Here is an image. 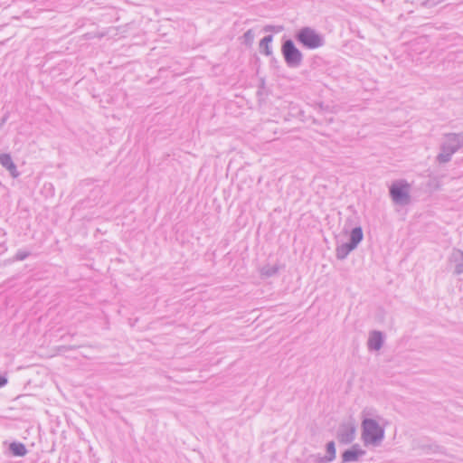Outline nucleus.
Here are the masks:
<instances>
[{
	"instance_id": "7",
	"label": "nucleus",
	"mask_w": 463,
	"mask_h": 463,
	"mask_svg": "<svg viewBox=\"0 0 463 463\" xmlns=\"http://www.w3.org/2000/svg\"><path fill=\"white\" fill-rule=\"evenodd\" d=\"M448 260L454 266L453 273L455 275L463 274V250L453 248Z\"/></svg>"
},
{
	"instance_id": "17",
	"label": "nucleus",
	"mask_w": 463,
	"mask_h": 463,
	"mask_svg": "<svg viewBox=\"0 0 463 463\" xmlns=\"http://www.w3.org/2000/svg\"><path fill=\"white\" fill-rule=\"evenodd\" d=\"M307 461L309 463H329L325 456L320 454H311L307 457Z\"/></svg>"
},
{
	"instance_id": "13",
	"label": "nucleus",
	"mask_w": 463,
	"mask_h": 463,
	"mask_svg": "<svg viewBox=\"0 0 463 463\" xmlns=\"http://www.w3.org/2000/svg\"><path fill=\"white\" fill-rule=\"evenodd\" d=\"M273 41V35L269 34L266 35L261 41L260 42V51L266 56H270L272 54V50L270 47V43Z\"/></svg>"
},
{
	"instance_id": "19",
	"label": "nucleus",
	"mask_w": 463,
	"mask_h": 463,
	"mask_svg": "<svg viewBox=\"0 0 463 463\" xmlns=\"http://www.w3.org/2000/svg\"><path fill=\"white\" fill-rule=\"evenodd\" d=\"M30 255L29 251L26 250H18L14 256L15 260H24Z\"/></svg>"
},
{
	"instance_id": "15",
	"label": "nucleus",
	"mask_w": 463,
	"mask_h": 463,
	"mask_svg": "<svg viewBox=\"0 0 463 463\" xmlns=\"http://www.w3.org/2000/svg\"><path fill=\"white\" fill-rule=\"evenodd\" d=\"M278 271H279V268L277 266H270V265H266V266L262 267L260 269L261 275L266 278H270V277L276 275L278 273Z\"/></svg>"
},
{
	"instance_id": "8",
	"label": "nucleus",
	"mask_w": 463,
	"mask_h": 463,
	"mask_svg": "<svg viewBox=\"0 0 463 463\" xmlns=\"http://www.w3.org/2000/svg\"><path fill=\"white\" fill-rule=\"evenodd\" d=\"M365 454V451L359 449V445L355 444L351 449H346L342 454V463L345 462H356L358 461L359 458L364 456Z\"/></svg>"
},
{
	"instance_id": "1",
	"label": "nucleus",
	"mask_w": 463,
	"mask_h": 463,
	"mask_svg": "<svg viewBox=\"0 0 463 463\" xmlns=\"http://www.w3.org/2000/svg\"><path fill=\"white\" fill-rule=\"evenodd\" d=\"M463 147V132L447 133L440 145V153L436 156L439 164L449 163L452 156Z\"/></svg>"
},
{
	"instance_id": "11",
	"label": "nucleus",
	"mask_w": 463,
	"mask_h": 463,
	"mask_svg": "<svg viewBox=\"0 0 463 463\" xmlns=\"http://www.w3.org/2000/svg\"><path fill=\"white\" fill-rule=\"evenodd\" d=\"M364 233L362 227L358 226L354 228L350 232L349 243L353 245L354 248L358 246V244L363 241Z\"/></svg>"
},
{
	"instance_id": "12",
	"label": "nucleus",
	"mask_w": 463,
	"mask_h": 463,
	"mask_svg": "<svg viewBox=\"0 0 463 463\" xmlns=\"http://www.w3.org/2000/svg\"><path fill=\"white\" fill-rule=\"evenodd\" d=\"M354 249L355 248L353 245H351L349 242L343 243L336 247V250H335L336 258L338 260H344Z\"/></svg>"
},
{
	"instance_id": "18",
	"label": "nucleus",
	"mask_w": 463,
	"mask_h": 463,
	"mask_svg": "<svg viewBox=\"0 0 463 463\" xmlns=\"http://www.w3.org/2000/svg\"><path fill=\"white\" fill-rule=\"evenodd\" d=\"M254 33L251 29L246 31L242 36L243 43L247 46H251L254 41Z\"/></svg>"
},
{
	"instance_id": "20",
	"label": "nucleus",
	"mask_w": 463,
	"mask_h": 463,
	"mask_svg": "<svg viewBox=\"0 0 463 463\" xmlns=\"http://www.w3.org/2000/svg\"><path fill=\"white\" fill-rule=\"evenodd\" d=\"M7 383V378L5 376L0 375V388L4 387Z\"/></svg>"
},
{
	"instance_id": "14",
	"label": "nucleus",
	"mask_w": 463,
	"mask_h": 463,
	"mask_svg": "<svg viewBox=\"0 0 463 463\" xmlns=\"http://www.w3.org/2000/svg\"><path fill=\"white\" fill-rule=\"evenodd\" d=\"M10 452L16 457H24L27 454V449L21 442H12L9 446Z\"/></svg>"
},
{
	"instance_id": "4",
	"label": "nucleus",
	"mask_w": 463,
	"mask_h": 463,
	"mask_svg": "<svg viewBox=\"0 0 463 463\" xmlns=\"http://www.w3.org/2000/svg\"><path fill=\"white\" fill-rule=\"evenodd\" d=\"M281 53L286 64L290 68H298L302 63L303 54L291 39L285 40L282 43Z\"/></svg>"
},
{
	"instance_id": "6",
	"label": "nucleus",
	"mask_w": 463,
	"mask_h": 463,
	"mask_svg": "<svg viewBox=\"0 0 463 463\" xmlns=\"http://www.w3.org/2000/svg\"><path fill=\"white\" fill-rule=\"evenodd\" d=\"M356 427L353 421L341 423L337 429L336 438L342 444H349L355 438Z\"/></svg>"
},
{
	"instance_id": "9",
	"label": "nucleus",
	"mask_w": 463,
	"mask_h": 463,
	"mask_svg": "<svg viewBox=\"0 0 463 463\" xmlns=\"http://www.w3.org/2000/svg\"><path fill=\"white\" fill-rule=\"evenodd\" d=\"M0 165L5 167L14 178L19 176L20 173L17 171V167L10 154H0Z\"/></svg>"
},
{
	"instance_id": "21",
	"label": "nucleus",
	"mask_w": 463,
	"mask_h": 463,
	"mask_svg": "<svg viewBox=\"0 0 463 463\" xmlns=\"http://www.w3.org/2000/svg\"><path fill=\"white\" fill-rule=\"evenodd\" d=\"M264 30L267 31V32L273 31L274 30V26L267 25V26H265Z\"/></svg>"
},
{
	"instance_id": "5",
	"label": "nucleus",
	"mask_w": 463,
	"mask_h": 463,
	"mask_svg": "<svg viewBox=\"0 0 463 463\" xmlns=\"http://www.w3.org/2000/svg\"><path fill=\"white\" fill-rule=\"evenodd\" d=\"M390 195L396 204H409L411 203L410 184L406 181L393 183L390 187Z\"/></svg>"
},
{
	"instance_id": "3",
	"label": "nucleus",
	"mask_w": 463,
	"mask_h": 463,
	"mask_svg": "<svg viewBox=\"0 0 463 463\" xmlns=\"http://www.w3.org/2000/svg\"><path fill=\"white\" fill-rule=\"evenodd\" d=\"M296 40L307 49H317L324 45L323 37L310 27L301 28L296 34Z\"/></svg>"
},
{
	"instance_id": "22",
	"label": "nucleus",
	"mask_w": 463,
	"mask_h": 463,
	"mask_svg": "<svg viewBox=\"0 0 463 463\" xmlns=\"http://www.w3.org/2000/svg\"><path fill=\"white\" fill-rule=\"evenodd\" d=\"M280 30H282V26H279L277 30V32H279Z\"/></svg>"
},
{
	"instance_id": "16",
	"label": "nucleus",
	"mask_w": 463,
	"mask_h": 463,
	"mask_svg": "<svg viewBox=\"0 0 463 463\" xmlns=\"http://www.w3.org/2000/svg\"><path fill=\"white\" fill-rule=\"evenodd\" d=\"M325 457L327 458L329 463L335 458V446L334 441H329L326 444V455Z\"/></svg>"
},
{
	"instance_id": "2",
	"label": "nucleus",
	"mask_w": 463,
	"mask_h": 463,
	"mask_svg": "<svg viewBox=\"0 0 463 463\" xmlns=\"http://www.w3.org/2000/svg\"><path fill=\"white\" fill-rule=\"evenodd\" d=\"M361 426L362 439L365 445L377 446L384 439V429L375 420L364 418Z\"/></svg>"
},
{
	"instance_id": "10",
	"label": "nucleus",
	"mask_w": 463,
	"mask_h": 463,
	"mask_svg": "<svg viewBox=\"0 0 463 463\" xmlns=\"http://www.w3.org/2000/svg\"><path fill=\"white\" fill-rule=\"evenodd\" d=\"M383 344V335L380 331H372L369 335L367 345L370 350L378 351Z\"/></svg>"
}]
</instances>
